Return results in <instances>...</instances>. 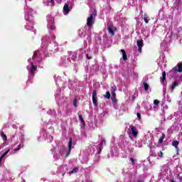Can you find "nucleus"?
Masks as SVG:
<instances>
[{
  "mask_svg": "<svg viewBox=\"0 0 182 182\" xmlns=\"http://www.w3.org/2000/svg\"><path fill=\"white\" fill-rule=\"evenodd\" d=\"M144 87L145 90H149V84L144 82Z\"/></svg>",
  "mask_w": 182,
  "mask_h": 182,
  "instance_id": "nucleus-23",
  "label": "nucleus"
},
{
  "mask_svg": "<svg viewBox=\"0 0 182 182\" xmlns=\"http://www.w3.org/2000/svg\"><path fill=\"white\" fill-rule=\"evenodd\" d=\"M78 118L82 126H86V123L85 122V119H83V117L78 114Z\"/></svg>",
  "mask_w": 182,
  "mask_h": 182,
  "instance_id": "nucleus-13",
  "label": "nucleus"
},
{
  "mask_svg": "<svg viewBox=\"0 0 182 182\" xmlns=\"http://www.w3.org/2000/svg\"><path fill=\"white\" fill-rule=\"evenodd\" d=\"M63 176H65V173L63 174Z\"/></svg>",
  "mask_w": 182,
  "mask_h": 182,
  "instance_id": "nucleus-40",
  "label": "nucleus"
},
{
  "mask_svg": "<svg viewBox=\"0 0 182 182\" xmlns=\"http://www.w3.org/2000/svg\"><path fill=\"white\" fill-rule=\"evenodd\" d=\"M158 157H160V159H163L164 154H163V152L161 151H159Z\"/></svg>",
  "mask_w": 182,
  "mask_h": 182,
  "instance_id": "nucleus-26",
  "label": "nucleus"
},
{
  "mask_svg": "<svg viewBox=\"0 0 182 182\" xmlns=\"http://www.w3.org/2000/svg\"><path fill=\"white\" fill-rule=\"evenodd\" d=\"M86 58L88 59H92V56H89L88 54H86Z\"/></svg>",
  "mask_w": 182,
  "mask_h": 182,
  "instance_id": "nucleus-36",
  "label": "nucleus"
},
{
  "mask_svg": "<svg viewBox=\"0 0 182 182\" xmlns=\"http://www.w3.org/2000/svg\"><path fill=\"white\" fill-rule=\"evenodd\" d=\"M112 97H114V99H116V92L112 91Z\"/></svg>",
  "mask_w": 182,
  "mask_h": 182,
  "instance_id": "nucleus-27",
  "label": "nucleus"
},
{
  "mask_svg": "<svg viewBox=\"0 0 182 182\" xmlns=\"http://www.w3.org/2000/svg\"><path fill=\"white\" fill-rule=\"evenodd\" d=\"M176 66L177 67H174L172 69V72H173V73H177V72L178 73H182V63H178Z\"/></svg>",
  "mask_w": 182,
  "mask_h": 182,
  "instance_id": "nucleus-4",
  "label": "nucleus"
},
{
  "mask_svg": "<svg viewBox=\"0 0 182 182\" xmlns=\"http://www.w3.org/2000/svg\"><path fill=\"white\" fill-rule=\"evenodd\" d=\"M121 52L122 53L123 60H127V54L126 53V50H124V49H122Z\"/></svg>",
  "mask_w": 182,
  "mask_h": 182,
  "instance_id": "nucleus-10",
  "label": "nucleus"
},
{
  "mask_svg": "<svg viewBox=\"0 0 182 182\" xmlns=\"http://www.w3.org/2000/svg\"><path fill=\"white\" fill-rule=\"evenodd\" d=\"M154 105H156V106H159V105H160V102L158 100H155L154 101Z\"/></svg>",
  "mask_w": 182,
  "mask_h": 182,
  "instance_id": "nucleus-25",
  "label": "nucleus"
},
{
  "mask_svg": "<svg viewBox=\"0 0 182 182\" xmlns=\"http://www.w3.org/2000/svg\"><path fill=\"white\" fill-rule=\"evenodd\" d=\"M170 182H176V181L171 180V181H170Z\"/></svg>",
  "mask_w": 182,
  "mask_h": 182,
  "instance_id": "nucleus-38",
  "label": "nucleus"
},
{
  "mask_svg": "<svg viewBox=\"0 0 182 182\" xmlns=\"http://www.w3.org/2000/svg\"><path fill=\"white\" fill-rule=\"evenodd\" d=\"M176 86H178V82L177 80H175L171 86V90L173 91L174 89H176Z\"/></svg>",
  "mask_w": 182,
  "mask_h": 182,
  "instance_id": "nucleus-12",
  "label": "nucleus"
},
{
  "mask_svg": "<svg viewBox=\"0 0 182 182\" xmlns=\"http://www.w3.org/2000/svg\"><path fill=\"white\" fill-rule=\"evenodd\" d=\"M182 177H180V179L181 180Z\"/></svg>",
  "mask_w": 182,
  "mask_h": 182,
  "instance_id": "nucleus-41",
  "label": "nucleus"
},
{
  "mask_svg": "<svg viewBox=\"0 0 182 182\" xmlns=\"http://www.w3.org/2000/svg\"><path fill=\"white\" fill-rule=\"evenodd\" d=\"M78 171H79V168L75 167L69 172V174H73V173H77Z\"/></svg>",
  "mask_w": 182,
  "mask_h": 182,
  "instance_id": "nucleus-17",
  "label": "nucleus"
},
{
  "mask_svg": "<svg viewBox=\"0 0 182 182\" xmlns=\"http://www.w3.org/2000/svg\"><path fill=\"white\" fill-rule=\"evenodd\" d=\"M129 128L131 129L130 134H132L133 137H137V136H139V131H137V128L133 125H131Z\"/></svg>",
  "mask_w": 182,
  "mask_h": 182,
  "instance_id": "nucleus-2",
  "label": "nucleus"
},
{
  "mask_svg": "<svg viewBox=\"0 0 182 182\" xmlns=\"http://www.w3.org/2000/svg\"><path fill=\"white\" fill-rule=\"evenodd\" d=\"M112 102H113L114 103H116V97H115V99H114V97H112Z\"/></svg>",
  "mask_w": 182,
  "mask_h": 182,
  "instance_id": "nucleus-34",
  "label": "nucleus"
},
{
  "mask_svg": "<svg viewBox=\"0 0 182 182\" xmlns=\"http://www.w3.org/2000/svg\"><path fill=\"white\" fill-rule=\"evenodd\" d=\"M136 116H137V117H138V119L140 120V119H141V114H140V113H137L136 114Z\"/></svg>",
  "mask_w": 182,
  "mask_h": 182,
  "instance_id": "nucleus-28",
  "label": "nucleus"
},
{
  "mask_svg": "<svg viewBox=\"0 0 182 182\" xmlns=\"http://www.w3.org/2000/svg\"><path fill=\"white\" fill-rule=\"evenodd\" d=\"M138 182H143V181H139Z\"/></svg>",
  "mask_w": 182,
  "mask_h": 182,
  "instance_id": "nucleus-39",
  "label": "nucleus"
},
{
  "mask_svg": "<svg viewBox=\"0 0 182 182\" xmlns=\"http://www.w3.org/2000/svg\"><path fill=\"white\" fill-rule=\"evenodd\" d=\"M102 153V146H100L99 150H98V154H100Z\"/></svg>",
  "mask_w": 182,
  "mask_h": 182,
  "instance_id": "nucleus-30",
  "label": "nucleus"
},
{
  "mask_svg": "<svg viewBox=\"0 0 182 182\" xmlns=\"http://www.w3.org/2000/svg\"><path fill=\"white\" fill-rule=\"evenodd\" d=\"M93 15H96V10L94 11L92 16Z\"/></svg>",
  "mask_w": 182,
  "mask_h": 182,
  "instance_id": "nucleus-37",
  "label": "nucleus"
},
{
  "mask_svg": "<svg viewBox=\"0 0 182 182\" xmlns=\"http://www.w3.org/2000/svg\"><path fill=\"white\" fill-rule=\"evenodd\" d=\"M108 31L111 35H114V31H113V28L112 27H108Z\"/></svg>",
  "mask_w": 182,
  "mask_h": 182,
  "instance_id": "nucleus-20",
  "label": "nucleus"
},
{
  "mask_svg": "<svg viewBox=\"0 0 182 182\" xmlns=\"http://www.w3.org/2000/svg\"><path fill=\"white\" fill-rule=\"evenodd\" d=\"M112 92H116V90H117V87H116V86L112 87Z\"/></svg>",
  "mask_w": 182,
  "mask_h": 182,
  "instance_id": "nucleus-31",
  "label": "nucleus"
},
{
  "mask_svg": "<svg viewBox=\"0 0 182 182\" xmlns=\"http://www.w3.org/2000/svg\"><path fill=\"white\" fill-rule=\"evenodd\" d=\"M23 147V145L19 144L17 148L14 149V151H18V150H21V148Z\"/></svg>",
  "mask_w": 182,
  "mask_h": 182,
  "instance_id": "nucleus-21",
  "label": "nucleus"
},
{
  "mask_svg": "<svg viewBox=\"0 0 182 182\" xmlns=\"http://www.w3.org/2000/svg\"><path fill=\"white\" fill-rule=\"evenodd\" d=\"M71 150H72V138H70V141L68 142V151L66 152L65 157L69 156V154H70Z\"/></svg>",
  "mask_w": 182,
  "mask_h": 182,
  "instance_id": "nucleus-5",
  "label": "nucleus"
},
{
  "mask_svg": "<svg viewBox=\"0 0 182 182\" xmlns=\"http://www.w3.org/2000/svg\"><path fill=\"white\" fill-rule=\"evenodd\" d=\"M138 52L141 53V47H138Z\"/></svg>",
  "mask_w": 182,
  "mask_h": 182,
  "instance_id": "nucleus-33",
  "label": "nucleus"
},
{
  "mask_svg": "<svg viewBox=\"0 0 182 182\" xmlns=\"http://www.w3.org/2000/svg\"><path fill=\"white\" fill-rule=\"evenodd\" d=\"M144 21L146 23H149V21H150V17L146 14H144Z\"/></svg>",
  "mask_w": 182,
  "mask_h": 182,
  "instance_id": "nucleus-14",
  "label": "nucleus"
},
{
  "mask_svg": "<svg viewBox=\"0 0 182 182\" xmlns=\"http://www.w3.org/2000/svg\"><path fill=\"white\" fill-rule=\"evenodd\" d=\"M1 137H2L4 142L6 143L7 140H8V136H6V134H5L4 133V132H1L0 134Z\"/></svg>",
  "mask_w": 182,
  "mask_h": 182,
  "instance_id": "nucleus-9",
  "label": "nucleus"
},
{
  "mask_svg": "<svg viewBox=\"0 0 182 182\" xmlns=\"http://www.w3.org/2000/svg\"><path fill=\"white\" fill-rule=\"evenodd\" d=\"M50 4H52V5H55V0H49L48 1Z\"/></svg>",
  "mask_w": 182,
  "mask_h": 182,
  "instance_id": "nucleus-29",
  "label": "nucleus"
},
{
  "mask_svg": "<svg viewBox=\"0 0 182 182\" xmlns=\"http://www.w3.org/2000/svg\"><path fill=\"white\" fill-rule=\"evenodd\" d=\"M92 103L94 106L97 107V92H96V90L92 91Z\"/></svg>",
  "mask_w": 182,
  "mask_h": 182,
  "instance_id": "nucleus-3",
  "label": "nucleus"
},
{
  "mask_svg": "<svg viewBox=\"0 0 182 182\" xmlns=\"http://www.w3.org/2000/svg\"><path fill=\"white\" fill-rule=\"evenodd\" d=\"M166 71H163V73H162V79L161 80V82L162 83L164 82V80L166 79Z\"/></svg>",
  "mask_w": 182,
  "mask_h": 182,
  "instance_id": "nucleus-18",
  "label": "nucleus"
},
{
  "mask_svg": "<svg viewBox=\"0 0 182 182\" xmlns=\"http://www.w3.org/2000/svg\"><path fill=\"white\" fill-rule=\"evenodd\" d=\"M95 23V19H93V14H90V16L87 18V26L88 28H92Z\"/></svg>",
  "mask_w": 182,
  "mask_h": 182,
  "instance_id": "nucleus-1",
  "label": "nucleus"
},
{
  "mask_svg": "<svg viewBox=\"0 0 182 182\" xmlns=\"http://www.w3.org/2000/svg\"><path fill=\"white\" fill-rule=\"evenodd\" d=\"M11 149H8L6 151H5L1 156H0V164H2V159L6 156L9 153Z\"/></svg>",
  "mask_w": 182,
  "mask_h": 182,
  "instance_id": "nucleus-11",
  "label": "nucleus"
},
{
  "mask_svg": "<svg viewBox=\"0 0 182 182\" xmlns=\"http://www.w3.org/2000/svg\"><path fill=\"white\" fill-rule=\"evenodd\" d=\"M38 69V67L35 66L33 65V63H31V68L30 70V73L32 75V76H35V70Z\"/></svg>",
  "mask_w": 182,
  "mask_h": 182,
  "instance_id": "nucleus-6",
  "label": "nucleus"
},
{
  "mask_svg": "<svg viewBox=\"0 0 182 182\" xmlns=\"http://www.w3.org/2000/svg\"><path fill=\"white\" fill-rule=\"evenodd\" d=\"M63 11L65 14H69V12H70V9H69V4H65L63 6Z\"/></svg>",
  "mask_w": 182,
  "mask_h": 182,
  "instance_id": "nucleus-8",
  "label": "nucleus"
},
{
  "mask_svg": "<svg viewBox=\"0 0 182 182\" xmlns=\"http://www.w3.org/2000/svg\"><path fill=\"white\" fill-rule=\"evenodd\" d=\"M77 98H75L73 101V106L74 107H77Z\"/></svg>",
  "mask_w": 182,
  "mask_h": 182,
  "instance_id": "nucleus-24",
  "label": "nucleus"
},
{
  "mask_svg": "<svg viewBox=\"0 0 182 182\" xmlns=\"http://www.w3.org/2000/svg\"><path fill=\"white\" fill-rule=\"evenodd\" d=\"M104 144H105V146H106V140H105V139H102L100 146H101V147H102V146H103Z\"/></svg>",
  "mask_w": 182,
  "mask_h": 182,
  "instance_id": "nucleus-22",
  "label": "nucleus"
},
{
  "mask_svg": "<svg viewBox=\"0 0 182 182\" xmlns=\"http://www.w3.org/2000/svg\"><path fill=\"white\" fill-rule=\"evenodd\" d=\"M136 45L138 46V48H143V40H138L136 41Z\"/></svg>",
  "mask_w": 182,
  "mask_h": 182,
  "instance_id": "nucleus-16",
  "label": "nucleus"
},
{
  "mask_svg": "<svg viewBox=\"0 0 182 182\" xmlns=\"http://www.w3.org/2000/svg\"><path fill=\"white\" fill-rule=\"evenodd\" d=\"M104 97H105V99H110V92L107 91L106 95H104Z\"/></svg>",
  "mask_w": 182,
  "mask_h": 182,
  "instance_id": "nucleus-19",
  "label": "nucleus"
},
{
  "mask_svg": "<svg viewBox=\"0 0 182 182\" xmlns=\"http://www.w3.org/2000/svg\"><path fill=\"white\" fill-rule=\"evenodd\" d=\"M50 28H51V31H55V26H53V25H52V26H50Z\"/></svg>",
  "mask_w": 182,
  "mask_h": 182,
  "instance_id": "nucleus-32",
  "label": "nucleus"
},
{
  "mask_svg": "<svg viewBox=\"0 0 182 182\" xmlns=\"http://www.w3.org/2000/svg\"><path fill=\"white\" fill-rule=\"evenodd\" d=\"M164 139H166V134L163 133L161 137H160L159 139V144H161V143H163V141H164Z\"/></svg>",
  "mask_w": 182,
  "mask_h": 182,
  "instance_id": "nucleus-15",
  "label": "nucleus"
},
{
  "mask_svg": "<svg viewBox=\"0 0 182 182\" xmlns=\"http://www.w3.org/2000/svg\"><path fill=\"white\" fill-rule=\"evenodd\" d=\"M178 144H180V142L178 141H173L172 142V146H173V147H175V149L177 151V154H178Z\"/></svg>",
  "mask_w": 182,
  "mask_h": 182,
  "instance_id": "nucleus-7",
  "label": "nucleus"
},
{
  "mask_svg": "<svg viewBox=\"0 0 182 182\" xmlns=\"http://www.w3.org/2000/svg\"><path fill=\"white\" fill-rule=\"evenodd\" d=\"M130 160H131L132 164H134V159L130 158Z\"/></svg>",
  "mask_w": 182,
  "mask_h": 182,
  "instance_id": "nucleus-35",
  "label": "nucleus"
}]
</instances>
